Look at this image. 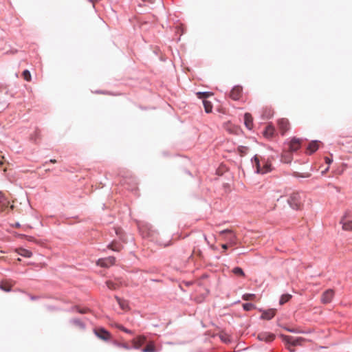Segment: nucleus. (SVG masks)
Instances as JSON below:
<instances>
[{"label": "nucleus", "mask_w": 352, "mask_h": 352, "mask_svg": "<svg viewBox=\"0 0 352 352\" xmlns=\"http://www.w3.org/2000/svg\"><path fill=\"white\" fill-rule=\"evenodd\" d=\"M117 328H118L120 330L125 332V333H132V331L126 328H125L124 327H123L122 325H120V324H118L117 326Z\"/></svg>", "instance_id": "nucleus-37"}, {"label": "nucleus", "mask_w": 352, "mask_h": 352, "mask_svg": "<svg viewBox=\"0 0 352 352\" xmlns=\"http://www.w3.org/2000/svg\"><path fill=\"white\" fill-rule=\"evenodd\" d=\"M108 248L113 251L119 252L122 249V245L118 242H112L108 245Z\"/></svg>", "instance_id": "nucleus-25"}, {"label": "nucleus", "mask_w": 352, "mask_h": 352, "mask_svg": "<svg viewBox=\"0 0 352 352\" xmlns=\"http://www.w3.org/2000/svg\"><path fill=\"white\" fill-rule=\"evenodd\" d=\"M146 336L142 335L133 338L131 341V343L134 349H139L146 342Z\"/></svg>", "instance_id": "nucleus-9"}, {"label": "nucleus", "mask_w": 352, "mask_h": 352, "mask_svg": "<svg viewBox=\"0 0 352 352\" xmlns=\"http://www.w3.org/2000/svg\"><path fill=\"white\" fill-rule=\"evenodd\" d=\"M196 95L198 98L206 100L207 98L213 96L212 92H197Z\"/></svg>", "instance_id": "nucleus-26"}, {"label": "nucleus", "mask_w": 352, "mask_h": 352, "mask_svg": "<svg viewBox=\"0 0 352 352\" xmlns=\"http://www.w3.org/2000/svg\"><path fill=\"white\" fill-rule=\"evenodd\" d=\"M254 161L255 166L256 168V172L258 173V168H262L261 160L259 159L258 156L255 155L254 157Z\"/></svg>", "instance_id": "nucleus-30"}, {"label": "nucleus", "mask_w": 352, "mask_h": 352, "mask_svg": "<svg viewBox=\"0 0 352 352\" xmlns=\"http://www.w3.org/2000/svg\"><path fill=\"white\" fill-rule=\"evenodd\" d=\"M274 132H275L274 127L272 125L269 124L266 126V128L263 132V134H264L265 137H266L267 138H271L273 137Z\"/></svg>", "instance_id": "nucleus-20"}, {"label": "nucleus", "mask_w": 352, "mask_h": 352, "mask_svg": "<svg viewBox=\"0 0 352 352\" xmlns=\"http://www.w3.org/2000/svg\"><path fill=\"white\" fill-rule=\"evenodd\" d=\"M276 309H270L266 311H263L261 315V318L265 320H271L276 315Z\"/></svg>", "instance_id": "nucleus-16"}, {"label": "nucleus", "mask_w": 352, "mask_h": 352, "mask_svg": "<svg viewBox=\"0 0 352 352\" xmlns=\"http://www.w3.org/2000/svg\"><path fill=\"white\" fill-rule=\"evenodd\" d=\"M122 285V282L120 279H116L115 281L107 280L106 285L109 289L116 290L118 289Z\"/></svg>", "instance_id": "nucleus-12"}, {"label": "nucleus", "mask_w": 352, "mask_h": 352, "mask_svg": "<svg viewBox=\"0 0 352 352\" xmlns=\"http://www.w3.org/2000/svg\"><path fill=\"white\" fill-rule=\"evenodd\" d=\"M243 307L245 311H250L254 308V305L252 303H245L243 305Z\"/></svg>", "instance_id": "nucleus-36"}, {"label": "nucleus", "mask_w": 352, "mask_h": 352, "mask_svg": "<svg viewBox=\"0 0 352 352\" xmlns=\"http://www.w3.org/2000/svg\"><path fill=\"white\" fill-rule=\"evenodd\" d=\"M244 122L245 125L248 129H251L253 127V118L250 113H245L244 115Z\"/></svg>", "instance_id": "nucleus-19"}, {"label": "nucleus", "mask_w": 352, "mask_h": 352, "mask_svg": "<svg viewBox=\"0 0 352 352\" xmlns=\"http://www.w3.org/2000/svg\"><path fill=\"white\" fill-rule=\"evenodd\" d=\"M203 104L204 107L205 111L206 113H210L212 110V104L211 102L207 100H203Z\"/></svg>", "instance_id": "nucleus-24"}, {"label": "nucleus", "mask_w": 352, "mask_h": 352, "mask_svg": "<svg viewBox=\"0 0 352 352\" xmlns=\"http://www.w3.org/2000/svg\"><path fill=\"white\" fill-rule=\"evenodd\" d=\"M334 296V292L332 289H327L325 291L321 297V302L324 304L329 303L331 301Z\"/></svg>", "instance_id": "nucleus-11"}, {"label": "nucleus", "mask_w": 352, "mask_h": 352, "mask_svg": "<svg viewBox=\"0 0 352 352\" xmlns=\"http://www.w3.org/2000/svg\"><path fill=\"white\" fill-rule=\"evenodd\" d=\"M94 333L98 338L104 341H108L111 338V333L102 327L95 328Z\"/></svg>", "instance_id": "nucleus-4"}, {"label": "nucleus", "mask_w": 352, "mask_h": 352, "mask_svg": "<svg viewBox=\"0 0 352 352\" xmlns=\"http://www.w3.org/2000/svg\"><path fill=\"white\" fill-rule=\"evenodd\" d=\"M221 247H222L223 249L226 250L228 248V245L227 244H223Z\"/></svg>", "instance_id": "nucleus-42"}, {"label": "nucleus", "mask_w": 352, "mask_h": 352, "mask_svg": "<svg viewBox=\"0 0 352 352\" xmlns=\"http://www.w3.org/2000/svg\"><path fill=\"white\" fill-rule=\"evenodd\" d=\"M116 258L113 256H109L105 258L98 259L97 261V265L103 267H109L113 265L115 263Z\"/></svg>", "instance_id": "nucleus-8"}, {"label": "nucleus", "mask_w": 352, "mask_h": 352, "mask_svg": "<svg viewBox=\"0 0 352 352\" xmlns=\"http://www.w3.org/2000/svg\"><path fill=\"white\" fill-rule=\"evenodd\" d=\"M278 129L281 133L282 135H284L285 133L289 129V120L286 118H281L278 120Z\"/></svg>", "instance_id": "nucleus-7"}, {"label": "nucleus", "mask_w": 352, "mask_h": 352, "mask_svg": "<svg viewBox=\"0 0 352 352\" xmlns=\"http://www.w3.org/2000/svg\"><path fill=\"white\" fill-rule=\"evenodd\" d=\"M325 162H326V163L329 164L331 163L332 160L327 157H325Z\"/></svg>", "instance_id": "nucleus-39"}, {"label": "nucleus", "mask_w": 352, "mask_h": 352, "mask_svg": "<svg viewBox=\"0 0 352 352\" xmlns=\"http://www.w3.org/2000/svg\"><path fill=\"white\" fill-rule=\"evenodd\" d=\"M275 336L272 333H261L258 335V338L260 340L265 341V342H271L274 340Z\"/></svg>", "instance_id": "nucleus-15"}, {"label": "nucleus", "mask_w": 352, "mask_h": 352, "mask_svg": "<svg viewBox=\"0 0 352 352\" xmlns=\"http://www.w3.org/2000/svg\"><path fill=\"white\" fill-rule=\"evenodd\" d=\"M262 168H258V173L265 174L271 170V163L268 161L261 160Z\"/></svg>", "instance_id": "nucleus-13"}, {"label": "nucleus", "mask_w": 352, "mask_h": 352, "mask_svg": "<svg viewBox=\"0 0 352 352\" xmlns=\"http://www.w3.org/2000/svg\"><path fill=\"white\" fill-rule=\"evenodd\" d=\"M16 252L19 255L23 257L30 258L32 256V252L26 249L21 248L17 250Z\"/></svg>", "instance_id": "nucleus-23"}, {"label": "nucleus", "mask_w": 352, "mask_h": 352, "mask_svg": "<svg viewBox=\"0 0 352 352\" xmlns=\"http://www.w3.org/2000/svg\"><path fill=\"white\" fill-rule=\"evenodd\" d=\"M142 352H157V349L153 341H149L147 342L146 346L142 349Z\"/></svg>", "instance_id": "nucleus-21"}, {"label": "nucleus", "mask_w": 352, "mask_h": 352, "mask_svg": "<svg viewBox=\"0 0 352 352\" xmlns=\"http://www.w3.org/2000/svg\"><path fill=\"white\" fill-rule=\"evenodd\" d=\"M283 161L285 163H289L292 160L290 154L287 151H285L282 155Z\"/></svg>", "instance_id": "nucleus-29"}, {"label": "nucleus", "mask_w": 352, "mask_h": 352, "mask_svg": "<svg viewBox=\"0 0 352 352\" xmlns=\"http://www.w3.org/2000/svg\"><path fill=\"white\" fill-rule=\"evenodd\" d=\"M287 202L294 210H300L302 206L301 197L298 192L292 193L287 200Z\"/></svg>", "instance_id": "nucleus-1"}, {"label": "nucleus", "mask_w": 352, "mask_h": 352, "mask_svg": "<svg viewBox=\"0 0 352 352\" xmlns=\"http://www.w3.org/2000/svg\"><path fill=\"white\" fill-rule=\"evenodd\" d=\"M50 162L51 163H54H54H56V160L54 159V160H50Z\"/></svg>", "instance_id": "nucleus-43"}, {"label": "nucleus", "mask_w": 352, "mask_h": 352, "mask_svg": "<svg viewBox=\"0 0 352 352\" xmlns=\"http://www.w3.org/2000/svg\"><path fill=\"white\" fill-rule=\"evenodd\" d=\"M232 273L239 277H245V274L242 268L239 267H235L232 270Z\"/></svg>", "instance_id": "nucleus-22"}, {"label": "nucleus", "mask_w": 352, "mask_h": 352, "mask_svg": "<svg viewBox=\"0 0 352 352\" xmlns=\"http://www.w3.org/2000/svg\"><path fill=\"white\" fill-rule=\"evenodd\" d=\"M286 330L289 332H292V333H302V331H301L299 329H293V328H286Z\"/></svg>", "instance_id": "nucleus-38"}, {"label": "nucleus", "mask_w": 352, "mask_h": 352, "mask_svg": "<svg viewBox=\"0 0 352 352\" xmlns=\"http://www.w3.org/2000/svg\"><path fill=\"white\" fill-rule=\"evenodd\" d=\"M291 298H292V295L288 294H283L281 296V297L280 298L279 304L280 305H283L285 303H286L287 302H288Z\"/></svg>", "instance_id": "nucleus-27"}, {"label": "nucleus", "mask_w": 352, "mask_h": 352, "mask_svg": "<svg viewBox=\"0 0 352 352\" xmlns=\"http://www.w3.org/2000/svg\"><path fill=\"white\" fill-rule=\"evenodd\" d=\"M22 76L26 81L30 82L31 80V74L28 70H24L22 74Z\"/></svg>", "instance_id": "nucleus-34"}, {"label": "nucleus", "mask_w": 352, "mask_h": 352, "mask_svg": "<svg viewBox=\"0 0 352 352\" xmlns=\"http://www.w3.org/2000/svg\"><path fill=\"white\" fill-rule=\"evenodd\" d=\"M220 234L224 236V239L228 241L230 245H235L238 243V239L232 230H224L220 232Z\"/></svg>", "instance_id": "nucleus-3"}, {"label": "nucleus", "mask_w": 352, "mask_h": 352, "mask_svg": "<svg viewBox=\"0 0 352 352\" xmlns=\"http://www.w3.org/2000/svg\"><path fill=\"white\" fill-rule=\"evenodd\" d=\"M197 256L201 260H202L204 258L202 252L199 249L195 248L192 251L191 256Z\"/></svg>", "instance_id": "nucleus-31"}, {"label": "nucleus", "mask_w": 352, "mask_h": 352, "mask_svg": "<svg viewBox=\"0 0 352 352\" xmlns=\"http://www.w3.org/2000/svg\"><path fill=\"white\" fill-rule=\"evenodd\" d=\"M349 214L350 212L346 211L340 220L342 229L346 231L352 230V221L347 219L350 216Z\"/></svg>", "instance_id": "nucleus-5"}, {"label": "nucleus", "mask_w": 352, "mask_h": 352, "mask_svg": "<svg viewBox=\"0 0 352 352\" xmlns=\"http://www.w3.org/2000/svg\"><path fill=\"white\" fill-rule=\"evenodd\" d=\"M243 95V88L241 86H234L230 93V97L234 100H239Z\"/></svg>", "instance_id": "nucleus-6"}, {"label": "nucleus", "mask_w": 352, "mask_h": 352, "mask_svg": "<svg viewBox=\"0 0 352 352\" xmlns=\"http://www.w3.org/2000/svg\"><path fill=\"white\" fill-rule=\"evenodd\" d=\"M301 143V140L296 138H293L289 144V152L296 151L300 147Z\"/></svg>", "instance_id": "nucleus-10"}, {"label": "nucleus", "mask_w": 352, "mask_h": 352, "mask_svg": "<svg viewBox=\"0 0 352 352\" xmlns=\"http://www.w3.org/2000/svg\"><path fill=\"white\" fill-rule=\"evenodd\" d=\"M14 282L12 280H2L0 283V289L5 292H10L11 291Z\"/></svg>", "instance_id": "nucleus-14"}, {"label": "nucleus", "mask_w": 352, "mask_h": 352, "mask_svg": "<svg viewBox=\"0 0 352 352\" xmlns=\"http://www.w3.org/2000/svg\"><path fill=\"white\" fill-rule=\"evenodd\" d=\"M255 298V294H245L243 296V299L244 300H252Z\"/></svg>", "instance_id": "nucleus-35"}, {"label": "nucleus", "mask_w": 352, "mask_h": 352, "mask_svg": "<svg viewBox=\"0 0 352 352\" xmlns=\"http://www.w3.org/2000/svg\"><path fill=\"white\" fill-rule=\"evenodd\" d=\"M9 201L6 198L4 194L0 191V211H3L9 206Z\"/></svg>", "instance_id": "nucleus-17"}, {"label": "nucleus", "mask_w": 352, "mask_h": 352, "mask_svg": "<svg viewBox=\"0 0 352 352\" xmlns=\"http://www.w3.org/2000/svg\"><path fill=\"white\" fill-rule=\"evenodd\" d=\"M116 299L117 300V302H118L120 307L123 309V310H126L128 308V304L126 301L122 300L121 298H120L118 296H116Z\"/></svg>", "instance_id": "nucleus-28"}, {"label": "nucleus", "mask_w": 352, "mask_h": 352, "mask_svg": "<svg viewBox=\"0 0 352 352\" xmlns=\"http://www.w3.org/2000/svg\"><path fill=\"white\" fill-rule=\"evenodd\" d=\"M319 148V142L318 141L311 142L307 147V153L309 155L316 151Z\"/></svg>", "instance_id": "nucleus-18"}, {"label": "nucleus", "mask_w": 352, "mask_h": 352, "mask_svg": "<svg viewBox=\"0 0 352 352\" xmlns=\"http://www.w3.org/2000/svg\"><path fill=\"white\" fill-rule=\"evenodd\" d=\"M281 338L287 344H289L288 349L293 351L294 349H291V346H295L298 345H301L302 342L305 340L304 338L301 337L294 338L290 336L281 335Z\"/></svg>", "instance_id": "nucleus-2"}, {"label": "nucleus", "mask_w": 352, "mask_h": 352, "mask_svg": "<svg viewBox=\"0 0 352 352\" xmlns=\"http://www.w3.org/2000/svg\"><path fill=\"white\" fill-rule=\"evenodd\" d=\"M248 151V148L245 146H240L238 147V151L241 156L245 155Z\"/></svg>", "instance_id": "nucleus-32"}, {"label": "nucleus", "mask_w": 352, "mask_h": 352, "mask_svg": "<svg viewBox=\"0 0 352 352\" xmlns=\"http://www.w3.org/2000/svg\"><path fill=\"white\" fill-rule=\"evenodd\" d=\"M121 346L125 349H129V347L126 344H122Z\"/></svg>", "instance_id": "nucleus-40"}, {"label": "nucleus", "mask_w": 352, "mask_h": 352, "mask_svg": "<svg viewBox=\"0 0 352 352\" xmlns=\"http://www.w3.org/2000/svg\"><path fill=\"white\" fill-rule=\"evenodd\" d=\"M72 322L74 325H76V327H79L80 329H84L85 328V324L80 320L74 319V320H72Z\"/></svg>", "instance_id": "nucleus-33"}, {"label": "nucleus", "mask_w": 352, "mask_h": 352, "mask_svg": "<svg viewBox=\"0 0 352 352\" xmlns=\"http://www.w3.org/2000/svg\"><path fill=\"white\" fill-rule=\"evenodd\" d=\"M28 240H29V241H34L33 237H32V236H28Z\"/></svg>", "instance_id": "nucleus-44"}, {"label": "nucleus", "mask_w": 352, "mask_h": 352, "mask_svg": "<svg viewBox=\"0 0 352 352\" xmlns=\"http://www.w3.org/2000/svg\"><path fill=\"white\" fill-rule=\"evenodd\" d=\"M87 311V309H80L78 311L81 314H85L86 313Z\"/></svg>", "instance_id": "nucleus-41"}]
</instances>
